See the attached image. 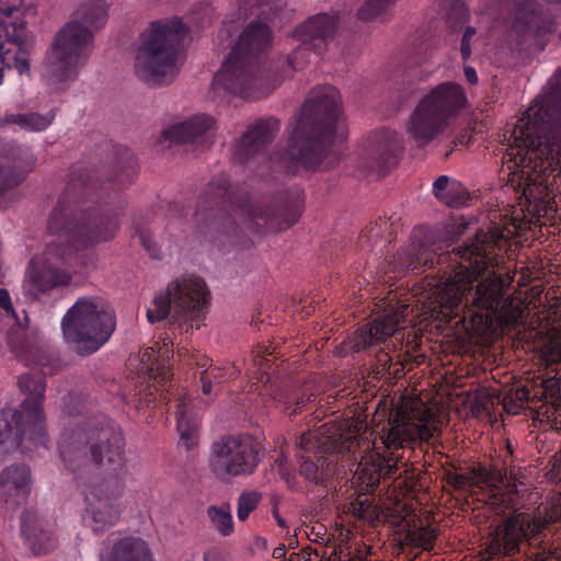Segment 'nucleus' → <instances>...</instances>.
<instances>
[{
  "mask_svg": "<svg viewBox=\"0 0 561 561\" xmlns=\"http://www.w3.org/2000/svg\"><path fill=\"white\" fill-rule=\"evenodd\" d=\"M386 408H378L374 415L375 428L368 431L365 420H347L335 425H322L316 432L304 433L296 446L311 456H299L300 473L310 481H321L328 476L329 462L323 453L344 454L358 449L360 461L356 471L358 480L374 488L380 478H389L397 470L398 457L393 450L405 443L427 442L437 435L444 424L438 408L427 405L419 396H402L387 421Z\"/></svg>",
  "mask_w": 561,
  "mask_h": 561,
  "instance_id": "nucleus-1",
  "label": "nucleus"
},
{
  "mask_svg": "<svg viewBox=\"0 0 561 561\" xmlns=\"http://www.w3.org/2000/svg\"><path fill=\"white\" fill-rule=\"evenodd\" d=\"M525 225V221L514 216L510 226L478 232L474 242L458 250L461 260L468 265L460 263L454 275L445 282L426 277L416 293L424 316L449 322L462 312V319L471 317L473 324L497 325L502 329L520 324L526 312L525 304L510 297L501 305L504 288L513 280L512 275L503 278L492 273L476 287L472 284L489 266L499 264L495 248H501L502 242L514 237Z\"/></svg>",
  "mask_w": 561,
  "mask_h": 561,
  "instance_id": "nucleus-2",
  "label": "nucleus"
},
{
  "mask_svg": "<svg viewBox=\"0 0 561 561\" xmlns=\"http://www.w3.org/2000/svg\"><path fill=\"white\" fill-rule=\"evenodd\" d=\"M561 170V90L538 98L515 125L503 157L502 180L537 222L551 217L556 201L547 172Z\"/></svg>",
  "mask_w": 561,
  "mask_h": 561,
  "instance_id": "nucleus-3",
  "label": "nucleus"
},
{
  "mask_svg": "<svg viewBox=\"0 0 561 561\" xmlns=\"http://www.w3.org/2000/svg\"><path fill=\"white\" fill-rule=\"evenodd\" d=\"M341 106V95L331 85L310 92L298 117L289 126L286 150L277 158L289 171L298 168L325 171L340 162L341 154L331 146L347 136Z\"/></svg>",
  "mask_w": 561,
  "mask_h": 561,
  "instance_id": "nucleus-4",
  "label": "nucleus"
},
{
  "mask_svg": "<svg viewBox=\"0 0 561 561\" xmlns=\"http://www.w3.org/2000/svg\"><path fill=\"white\" fill-rule=\"evenodd\" d=\"M273 35L262 20L251 21L214 77V88L244 100H257L274 91L295 71L302 68L306 49H298L268 68H262L257 56L272 46Z\"/></svg>",
  "mask_w": 561,
  "mask_h": 561,
  "instance_id": "nucleus-5",
  "label": "nucleus"
},
{
  "mask_svg": "<svg viewBox=\"0 0 561 561\" xmlns=\"http://www.w3.org/2000/svg\"><path fill=\"white\" fill-rule=\"evenodd\" d=\"M118 227V220L113 216L80 221L70 208H55L48 220V230L57 236V241H51L42 256L32 260L24 286L35 295L69 284L71 274L61 265L68 263L73 251L112 239Z\"/></svg>",
  "mask_w": 561,
  "mask_h": 561,
  "instance_id": "nucleus-6",
  "label": "nucleus"
},
{
  "mask_svg": "<svg viewBox=\"0 0 561 561\" xmlns=\"http://www.w3.org/2000/svg\"><path fill=\"white\" fill-rule=\"evenodd\" d=\"M106 20L104 4L84 2L76 9L47 50L44 64L47 81L54 84L76 78L92 53L94 33L105 25Z\"/></svg>",
  "mask_w": 561,
  "mask_h": 561,
  "instance_id": "nucleus-7",
  "label": "nucleus"
},
{
  "mask_svg": "<svg viewBox=\"0 0 561 561\" xmlns=\"http://www.w3.org/2000/svg\"><path fill=\"white\" fill-rule=\"evenodd\" d=\"M210 293L206 282L193 274L171 279L157 291L147 309L150 323L171 317L172 323L185 332L199 329L206 317Z\"/></svg>",
  "mask_w": 561,
  "mask_h": 561,
  "instance_id": "nucleus-8",
  "label": "nucleus"
},
{
  "mask_svg": "<svg viewBox=\"0 0 561 561\" xmlns=\"http://www.w3.org/2000/svg\"><path fill=\"white\" fill-rule=\"evenodd\" d=\"M185 32L184 24L178 19L152 22L142 35V45L135 58L138 77L157 84L172 81L183 64L178 47Z\"/></svg>",
  "mask_w": 561,
  "mask_h": 561,
  "instance_id": "nucleus-9",
  "label": "nucleus"
},
{
  "mask_svg": "<svg viewBox=\"0 0 561 561\" xmlns=\"http://www.w3.org/2000/svg\"><path fill=\"white\" fill-rule=\"evenodd\" d=\"M115 327L113 310L98 297L78 299L62 319L65 339L76 344L81 354L96 352L108 341Z\"/></svg>",
  "mask_w": 561,
  "mask_h": 561,
  "instance_id": "nucleus-10",
  "label": "nucleus"
},
{
  "mask_svg": "<svg viewBox=\"0 0 561 561\" xmlns=\"http://www.w3.org/2000/svg\"><path fill=\"white\" fill-rule=\"evenodd\" d=\"M83 444L89 445L92 461L104 476L102 480L121 479L126 471V458L124 437L119 431L110 425L88 431L76 430L62 442L60 451L62 459L65 461L70 459L72 450Z\"/></svg>",
  "mask_w": 561,
  "mask_h": 561,
  "instance_id": "nucleus-11",
  "label": "nucleus"
},
{
  "mask_svg": "<svg viewBox=\"0 0 561 561\" xmlns=\"http://www.w3.org/2000/svg\"><path fill=\"white\" fill-rule=\"evenodd\" d=\"M558 522H561V494L551 497L543 517L541 513H516L500 525L488 541L486 553L489 558L514 554L523 541L536 538L548 524Z\"/></svg>",
  "mask_w": 561,
  "mask_h": 561,
  "instance_id": "nucleus-12",
  "label": "nucleus"
},
{
  "mask_svg": "<svg viewBox=\"0 0 561 561\" xmlns=\"http://www.w3.org/2000/svg\"><path fill=\"white\" fill-rule=\"evenodd\" d=\"M522 470L510 469L508 473L483 466L472 467L467 473L446 470L444 479L455 490L472 488L485 489L489 493L486 503L499 514H504L513 506V493L518 492V484H524Z\"/></svg>",
  "mask_w": 561,
  "mask_h": 561,
  "instance_id": "nucleus-13",
  "label": "nucleus"
},
{
  "mask_svg": "<svg viewBox=\"0 0 561 561\" xmlns=\"http://www.w3.org/2000/svg\"><path fill=\"white\" fill-rule=\"evenodd\" d=\"M123 490L121 479L102 480L88 485L83 491V523L94 533L115 526L123 514Z\"/></svg>",
  "mask_w": 561,
  "mask_h": 561,
  "instance_id": "nucleus-14",
  "label": "nucleus"
},
{
  "mask_svg": "<svg viewBox=\"0 0 561 561\" xmlns=\"http://www.w3.org/2000/svg\"><path fill=\"white\" fill-rule=\"evenodd\" d=\"M259 461L253 439L240 435L225 437L213 444L208 465L218 479L226 480L253 473Z\"/></svg>",
  "mask_w": 561,
  "mask_h": 561,
  "instance_id": "nucleus-15",
  "label": "nucleus"
},
{
  "mask_svg": "<svg viewBox=\"0 0 561 561\" xmlns=\"http://www.w3.org/2000/svg\"><path fill=\"white\" fill-rule=\"evenodd\" d=\"M44 386L42 381L34 385V396L27 397L22 404V411L7 410L0 415V444L12 439L13 446L19 447L22 439L27 436L30 439L43 443V411L42 400Z\"/></svg>",
  "mask_w": 561,
  "mask_h": 561,
  "instance_id": "nucleus-16",
  "label": "nucleus"
},
{
  "mask_svg": "<svg viewBox=\"0 0 561 561\" xmlns=\"http://www.w3.org/2000/svg\"><path fill=\"white\" fill-rule=\"evenodd\" d=\"M506 24L508 37L517 44L528 43L552 31V22L543 20L531 1L511 9Z\"/></svg>",
  "mask_w": 561,
  "mask_h": 561,
  "instance_id": "nucleus-17",
  "label": "nucleus"
},
{
  "mask_svg": "<svg viewBox=\"0 0 561 561\" xmlns=\"http://www.w3.org/2000/svg\"><path fill=\"white\" fill-rule=\"evenodd\" d=\"M400 148L401 141L396 131H376L365 141L362 152L363 163L366 168L382 173L396 164Z\"/></svg>",
  "mask_w": 561,
  "mask_h": 561,
  "instance_id": "nucleus-18",
  "label": "nucleus"
},
{
  "mask_svg": "<svg viewBox=\"0 0 561 561\" xmlns=\"http://www.w3.org/2000/svg\"><path fill=\"white\" fill-rule=\"evenodd\" d=\"M26 5L23 1L0 3V84L10 67L3 55L4 41L22 44L26 27Z\"/></svg>",
  "mask_w": 561,
  "mask_h": 561,
  "instance_id": "nucleus-19",
  "label": "nucleus"
},
{
  "mask_svg": "<svg viewBox=\"0 0 561 561\" xmlns=\"http://www.w3.org/2000/svg\"><path fill=\"white\" fill-rule=\"evenodd\" d=\"M419 101L448 123L468 104L463 88L449 81L431 88Z\"/></svg>",
  "mask_w": 561,
  "mask_h": 561,
  "instance_id": "nucleus-20",
  "label": "nucleus"
},
{
  "mask_svg": "<svg viewBox=\"0 0 561 561\" xmlns=\"http://www.w3.org/2000/svg\"><path fill=\"white\" fill-rule=\"evenodd\" d=\"M100 561H154L147 541L142 538L113 533L106 538Z\"/></svg>",
  "mask_w": 561,
  "mask_h": 561,
  "instance_id": "nucleus-21",
  "label": "nucleus"
},
{
  "mask_svg": "<svg viewBox=\"0 0 561 561\" xmlns=\"http://www.w3.org/2000/svg\"><path fill=\"white\" fill-rule=\"evenodd\" d=\"M449 123L420 101L407 123V134L417 146L424 147L443 134Z\"/></svg>",
  "mask_w": 561,
  "mask_h": 561,
  "instance_id": "nucleus-22",
  "label": "nucleus"
},
{
  "mask_svg": "<svg viewBox=\"0 0 561 561\" xmlns=\"http://www.w3.org/2000/svg\"><path fill=\"white\" fill-rule=\"evenodd\" d=\"M215 127L213 117L201 114L190 119L173 124L168 127L161 135V144L171 146L172 144H192L205 142L208 139V133Z\"/></svg>",
  "mask_w": 561,
  "mask_h": 561,
  "instance_id": "nucleus-23",
  "label": "nucleus"
},
{
  "mask_svg": "<svg viewBox=\"0 0 561 561\" xmlns=\"http://www.w3.org/2000/svg\"><path fill=\"white\" fill-rule=\"evenodd\" d=\"M410 311L408 305L398 304L390 307L383 314L376 318L363 334V343L373 345L386 341L389 336L396 334L407 324V316Z\"/></svg>",
  "mask_w": 561,
  "mask_h": 561,
  "instance_id": "nucleus-24",
  "label": "nucleus"
},
{
  "mask_svg": "<svg viewBox=\"0 0 561 561\" xmlns=\"http://www.w3.org/2000/svg\"><path fill=\"white\" fill-rule=\"evenodd\" d=\"M339 20L337 13L333 11L311 15L295 27L291 36L302 44L327 41L334 35Z\"/></svg>",
  "mask_w": 561,
  "mask_h": 561,
  "instance_id": "nucleus-25",
  "label": "nucleus"
},
{
  "mask_svg": "<svg viewBox=\"0 0 561 561\" xmlns=\"http://www.w3.org/2000/svg\"><path fill=\"white\" fill-rule=\"evenodd\" d=\"M238 216L242 219L243 224L252 230H268L277 231L290 227L297 221L295 216L289 221H283L276 214L267 207L255 204L247 207H241L238 210Z\"/></svg>",
  "mask_w": 561,
  "mask_h": 561,
  "instance_id": "nucleus-26",
  "label": "nucleus"
},
{
  "mask_svg": "<svg viewBox=\"0 0 561 561\" xmlns=\"http://www.w3.org/2000/svg\"><path fill=\"white\" fill-rule=\"evenodd\" d=\"M171 346V342H163V345L158 350L154 347L145 348L140 355V371L158 382L169 380L171 378L169 359L173 354Z\"/></svg>",
  "mask_w": 561,
  "mask_h": 561,
  "instance_id": "nucleus-27",
  "label": "nucleus"
},
{
  "mask_svg": "<svg viewBox=\"0 0 561 561\" xmlns=\"http://www.w3.org/2000/svg\"><path fill=\"white\" fill-rule=\"evenodd\" d=\"M279 130V123L274 118L260 121L242 137L240 151L245 156L254 154L273 140Z\"/></svg>",
  "mask_w": 561,
  "mask_h": 561,
  "instance_id": "nucleus-28",
  "label": "nucleus"
},
{
  "mask_svg": "<svg viewBox=\"0 0 561 561\" xmlns=\"http://www.w3.org/2000/svg\"><path fill=\"white\" fill-rule=\"evenodd\" d=\"M197 408L195 400L188 396L180 399L176 411L178 431L180 442L187 449L197 444V420L194 410Z\"/></svg>",
  "mask_w": 561,
  "mask_h": 561,
  "instance_id": "nucleus-29",
  "label": "nucleus"
},
{
  "mask_svg": "<svg viewBox=\"0 0 561 561\" xmlns=\"http://www.w3.org/2000/svg\"><path fill=\"white\" fill-rule=\"evenodd\" d=\"M433 192L438 201L450 207L465 206L470 198L463 185L447 175H440L433 183Z\"/></svg>",
  "mask_w": 561,
  "mask_h": 561,
  "instance_id": "nucleus-30",
  "label": "nucleus"
},
{
  "mask_svg": "<svg viewBox=\"0 0 561 561\" xmlns=\"http://www.w3.org/2000/svg\"><path fill=\"white\" fill-rule=\"evenodd\" d=\"M30 482V470L25 466H14L0 474V492L2 495L25 496Z\"/></svg>",
  "mask_w": 561,
  "mask_h": 561,
  "instance_id": "nucleus-31",
  "label": "nucleus"
},
{
  "mask_svg": "<svg viewBox=\"0 0 561 561\" xmlns=\"http://www.w3.org/2000/svg\"><path fill=\"white\" fill-rule=\"evenodd\" d=\"M34 162L18 161L0 168V196L19 185L32 170Z\"/></svg>",
  "mask_w": 561,
  "mask_h": 561,
  "instance_id": "nucleus-32",
  "label": "nucleus"
},
{
  "mask_svg": "<svg viewBox=\"0 0 561 561\" xmlns=\"http://www.w3.org/2000/svg\"><path fill=\"white\" fill-rule=\"evenodd\" d=\"M28 519V515L23 516L21 527L22 533L26 537L33 552L35 554H44L53 550L56 542L51 535L43 529L39 530V534H35L34 529L30 526Z\"/></svg>",
  "mask_w": 561,
  "mask_h": 561,
  "instance_id": "nucleus-33",
  "label": "nucleus"
},
{
  "mask_svg": "<svg viewBox=\"0 0 561 561\" xmlns=\"http://www.w3.org/2000/svg\"><path fill=\"white\" fill-rule=\"evenodd\" d=\"M207 517L211 526L224 537L230 536L234 530L231 507L228 503L210 505L207 508Z\"/></svg>",
  "mask_w": 561,
  "mask_h": 561,
  "instance_id": "nucleus-34",
  "label": "nucleus"
},
{
  "mask_svg": "<svg viewBox=\"0 0 561 561\" xmlns=\"http://www.w3.org/2000/svg\"><path fill=\"white\" fill-rule=\"evenodd\" d=\"M54 115H39L36 113L15 114L8 118L9 123L19 125L22 129L28 131H41L46 129L53 122Z\"/></svg>",
  "mask_w": 561,
  "mask_h": 561,
  "instance_id": "nucleus-35",
  "label": "nucleus"
},
{
  "mask_svg": "<svg viewBox=\"0 0 561 561\" xmlns=\"http://www.w3.org/2000/svg\"><path fill=\"white\" fill-rule=\"evenodd\" d=\"M437 538V531L433 527H414L410 528L404 537V542L408 546L430 550L433 548Z\"/></svg>",
  "mask_w": 561,
  "mask_h": 561,
  "instance_id": "nucleus-36",
  "label": "nucleus"
},
{
  "mask_svg": "<svg viewBox=\"0 0 561 561\" xmlns=\"http://www.w3.org/2000/svg\"><path fill=\"white\" fill-rule=\"evenodd\" d=\"M540 360L549 367L561 360V336L551 337L540 348Z\"/></svg>",
  "mask_w": 561,
  "mask_h": 561,
  "instance_id": "nucleus-37",
  "label": "nucleus"
},
{
  "mask_svg": "<svg viewBox=\"0 0 561 561\" xmlns=\"http://www.w3.org/2000/svg\"><path fill=\"white\" fill-rule=\"evenodd\" d=\"M261 501V495L257 492H244L239 496L237 516L239 520H245L250 513L253 512Z\"/></svg>",
  "mask_w": 561,
  "mask_h": 561,
  "instance_id": "nucleus-38",
  "label": "nucleus"
},
{
  "mask_svg": "<svg viewBox=\"0 0 561 561\" xmlns=\"http://www.w3.org/2000/svg\"><path fill=\"white\" fill-rule=\"evenodd\" d=\"M541 396L545 399L554 401L561 398V382L557 377H551L542 381Z\"/></svg>",
  "mask_w": 561,
  "mask_h": 561,
  "instance_id": "nucleus-39",
  "label": "nucleus"
},
{
  "mask_svg": "<svg viewBox=\"0 0 561 561\" xmlns=\"http://www.w3.org/2000/svg\"><path fill=\"white\" fill-rule=\"evenodd\" d=\"M139 239L150 256H159L160 249L149 231H140Z\"/></svg>",
  "mask_w": 561,
  "mask_h": 561,
  "instance_id": "nucleus-40",
  "label": "nucleus"
},
{
  "mask_svg": "<svg viewBox=\"0 0 561 561\" xmlns=\"http://www.w3.org/2000/svg\"><path fill=\"white\" fill-rule=\"evenodd\" d=\"M476 35V28L474 27H467L465 30V33L462 35V38H461V47H460V50H461V56L463 58V60H468L471 56V39L472 37Z\"/></svg>",
  "mask_w": 561,
  "mask_h": 561,
  "instance_id": "nucleus-41",
  "label": "nucleus"
},
{
  "mask_svg": "<svg viewBox=\"0 0 561 561\" xmlns=\"http://www.w3.org/2000/svg\"><path fill=\"white\" fill-rule=\"evenodd\" d=\"M178 356L181 360H186L188 365L194 363L197 366L205 367L208 363L206 357H203L199 354H191L188 350H180L178 352Z\"/></svg>",
  "mask_w": 561,
  "mask_h": 561,
  "instance_id": "nucleus-42",
  "label": "nucleus"
},
{
  "mask_svg": "<svg viewBox=\"0 0 561 561\" xmlns=\"http://www.w3.org/2000/svg\"><path fill=\"white\" fill-rule=\"evenodd\" d=\"M13 67L18 70L20 75L30 71V62L27 56L24 51H22L21 47H19V54L14 57Z\"/></svg>",
  "mask_w": 561,
  "mask_h": 561,
  "instance_id": "nucleus-43",
  "label": "nucleus"
},
{
  "mask_svg": "<svg viewBox=\"0 0 561 561\" xmlns=\"http://www.w3.org/2000/svg\"><path fill=\"white\" fill-rule=\"evenodd\" d=\"M0 308L4 311L5 316H10L16 319V314L11 302V297L5 289H0Z\"/></svg>",
  "mask_w": 561,
  "mask_h": 561,
  "instance_id": "nucleus-44",
  "label": "nucleus"
},
{
  "mask_svg": "<svg viewBox=\"0 0 561 561\" xmlns=\"http://www.w3.org/2000/svg\"><path fill=\"white\" fill-rule=\"evenodd\" d=\"M204 561H226V557L221 551L213 548L205 552Z\"/></svg>",
  "mask_w": 561,
  "mask_h": 561,
  "instance_id": "nucleus-45",
  "label": "nucleus"
},
{
  "mask_svg": "<svg viewBox=\"0 0 561 561\" xmlns=\"http://www.w3.org/2000/svg\"><path fill=\"white\" fill-rule=\"evenodd\" d=\"M204 374L208 375V378L211 381L215 380V381L220 382L225 379L224 370L218 367L211 368L210 370H205Z\"/></svg>",
  "mask_w": 561,
  "mask_h": 561,
  "instance_id": "nucleus-46",
  "label": "nucleus"
},
{
  "mask_svg": "<svg viewBox=\"0 0 561 561\" xmlns=\"http://www.w3.org/2000/svg\"><path fill=\"white\" fill-rule=\"evenodd\" d=\"M465 77L471 84L478 82V73L476 69L470 66L465 67Z\"/></svg>",
  "mask_w": 561,
  "mask_h": 561,
  "instance_id": "nucleus-47",
  "label": "nucleus"
},
{
  "mask_svg": "<svg viewBox=\"0 0 561 561\" xmlns=\"http://www.w3.org/2000/svg\"><path fill=\"white\" fill-rule=\"evenodd\" d=\"M202 382H203V392L205 394H209L211 392V380L208 378V375H205L203 373L202 377Z\"/></svg>",
  "mask_w": 561,
  "mask_h": 561,
  "instance_id": "nucleus-48",
  "label": "nucleus"
},
{
  "mask_svg": "<svg viewBox=\"0 0 561 561\" xmlns=\"http://www.w3.org/2000/svg\"><path fill=\"white\" fill-rule=\"evenodd\" d=\"M31 382H33V380L28 376L20 379V386L25 391H31V385H30Z\"/></svg>",
  "mask_w": 561,
  "mask_h": 561,
  "instance_id": "nucleus-49",
  "label": "nucleus"
},
{
  "mask_svg": "<svg viewBox=\"0 0 561 561\" xmlns=\"http://www.w3.org/2000/svg\"><path fill=\"white\" fill-rule=\"evenodd\" d=\"M284 552H285V551H284V548H278V549H275V550H274L273 556H274L275 558H280V557L284 554Z\"/></svg>",
  "mask_w": 561,
  "mask_h": 561,
  "instance_id": "nucleus-50",
  "label": "nucleus"
},
{
  "mask_svg": "<svg viewBox=\"0 0 561 561\" xmlns=\"http://www.w3.org/2000/svg\"><path fill=\"white\" fill-rule=\"evenodd\" d=\"M90 3H100V4H103V3H102V0H90Z\"/></svg>",
  "mask_w": 561,
  "mask_h": 561,
  "instance_id": "nucleus-51",
  "label": "nucleus"
},
{
  "mask_svg": "<svg viewBox=\"0 0 561 561\" xmlns=\"http://www.w3.org/2000/svg\"><path fill=\"white\" fill-rule=\"evenodd\" d=\"M535 561H543V558H541V557H540V558H539V557H537Z\"/></svg>",
  "mask_w": 561,
  "mask_h": 561,
  "instance_id": "nucleus-52",
  "label": "nucleus"
}]
</instances>
